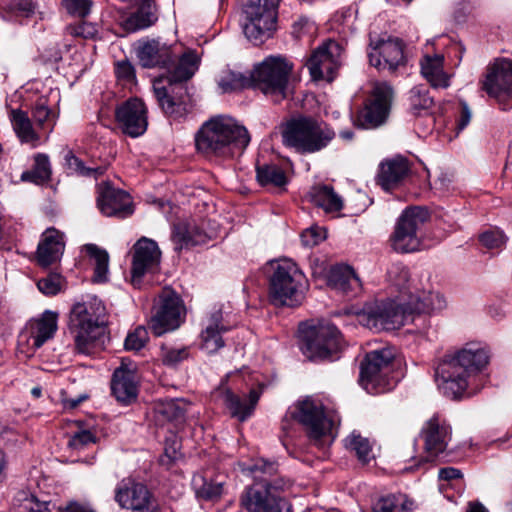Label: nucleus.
Segmentation results:
<instances>
[{"instance_id":"nucleus-26","label":"nucleus","mask_w":512,"mask_h":512,"mask_svg":"<svg viewBox=\"0 0 512 512\" xmlns=\"http://www.w3.org/2000/svg\"><path fill=\"white\" fill-rule=\"evenodd\" d=\"M64 249V234L53 227L46 229L37 246V264L44 268L55 264L60 261Z\"/></svg>"},{"instance_id":"nucleus-48","label":"nucleus","mask_w":512,"mask_h":512,"mask_svg":"<svg viewBox=\"0 0 512 512\" xmlns=\"http://www.w3.org/2000/svg\"><path fill=\"white\" fill-rule=\"evenodd\" d=\"M201 480L202 484H198V480H194V484L196 486V491L198 496L207 499V500H214L223 492V483L221 481H207L205 478H199Z\"/></svg>"},{"instance_id":"nucleus-15","label":"nucleus","mask_w":512,"mask_h":512,"mask_svg":"<svg viewBox=\"0 0 512 512\" xmlns=\"http://www.w3.org/2000/svg\"><path fill=\"white\" fill-rule=\"evenodd\" d=\"M394 354L389 348L369 352L360 366L359 382L371 394L383 393L390 389L386 375Z\"/></svg>"},{"instance_id":"nucleus-11","label":"nucleus","mask_w":512,"mask_h":512,"mask_svg":"<svg viewBox=\"0 0 512 512\" xmlns=\"http://www.w3.org/2000/svg\"><path fill=\"white\" fill-rule=\"evenodd\" d=\"M405 302H408V300L404 295L381 303L374 308L364 309L358 314V321L363 326L376 332L399 329L405 324L407 318L412 315Z\"/></svg>"},{"instance_id":"nucleus-16","label":"nucleus","mask_w":512,"mask_h":512,"mask_svg":"<svg viewBox=\"0 0 512 512\" xmlns=\"http://www.w3.org/2000/svg\"><path fill=\"white\" fill-rule=\"evenodd\" d=\"M393 95V88L388 83H376L370 98L357 115L356 124L364 129L383 125L389 116Z\"/></svg>"},{"instance_id":"nucleus-33","label":"nucleus","mask_w":512,"mask_h":512,"mask_svg":"<svg viewBox=\"0 0 512 512\" xmlns=\"http://www.w3.org/2000/svg\"><path fill=\"white\" fill-rule=\"evenodd\" d=\"M57 330V314L45 311L39 318L30 321L29 331L32 347L40 348L47 340L51 339Z\"/></svg>"},{"instance_id":"nucleus-52","label":"nucleus","mask_w":512,"mask_h":512,"mask_svg":"<svg viewBox=\"0 0 512 512\" xmlns=\"http://www.w3.org/2000/svg\"><path fill=\"white\" fill-rule=\"evenodd\" d=\"M189 356V352L187 348H168L162 347L161 349V357L162 362L169 366H174L183 360L187 359Z\"/></svg>"},{"instance_id":"nucleus-44","label":"nucleus","mask_w":512,"mask_h":512,"mask_svg":"<svg viewBox=\"0 0 512 512\" xmlns=\"http://www.w3.org/2000/svg\"><path fill=\"white\" fill-rule=\"evenodd\" d=\"M412 503L405 495H388L380 498L373 506V512H408Z\"/></svg>"},{"instance_id":"nucleus-49","label":"nucleus","mask_w":512,"mask_h":512,"mask_svg":"<svg viewBox=\"0 0 512 512\" xmlns=\"http://www.w3.org/2000/svg\"><path fill=\"white\" fill-rule=\"evenodd\" d=\"M66 163L70 171L77 173L78 175L81 176H93L94 178H97L99 175H102L104 173V168L86 167L81 159L72 154H68L66 156Z\"/></svg>"},{"instance_id":"nucleus-46","label":"nucleus","mask_w":512,"mask_h":512,"mask_svg":"<svg viewBox=\"0 0 512 512\" xmlns=\"http://www.w3.org/2000/svg\"><path fill=\"white\" fill-rule=\"evenodd\" d=\"M65 279L59 273H49L37 281L38 290L45 296H55L65 289Z\"/></svg>"},{"instance_id":"nucleus-19","label":"nucleus","mask_w":512,"mask_h":512,"mask_svg":"<svg viewBox=\"0 0 512 512\" xmlns=\"http://www.w3.org/2000/svg\"><path fill=\"white\" fill-rule=\"evenodd\" d=\"M369 63L379 71H396L405 65L402 42L397 38L370 41L368 50Z\"/></svg>"},{"instance_id":"nucleus-9","label":"nucleus","mask_w":512,"mask_h":512,"mask_svg":"<svg viewBox=\"0 0 512 512\" xmlns=\"http://www.w3.org/2000/svg\"><path fill=\"white\" fill-rule=\"evenodd\" d=\"M299 333L300 349L311 361L332 358L342 348L341 333L331 323L302 324Z\"/></svg>"},{"instance_id":"nucleus-51","label":"nucleus","mask_w":512,"mask_h":512,"mask_svg":"<svg viewBox=\"0 0 512 512\" xmlns=\"http://www.w3.org/2000/svg\"><path fill=\"white\" fill-rule=\"evenodd\" d=\"M62 5L71 16L84 18L90 13L92 2L90 0H62Z\"/></svg>"},{"instance_id":"nucleus-29","label":"nucleus","mask_w":512,"mask_h":512,"mask_svg":"<svg viewBox=\"0 0 512 512\" xmlns=\"http://www.w3.org/2000/svg\"><path fill=\"white\" fill-rule=\"evenodd\" d=\"M216 236L215 231H206L196 224L179 223L174 227L173 242L176 250L206 244Z\"/></svg>"},{"instance_id":"nucleus-27","label":"nucleus","mask_w":512,"mask_h":512,"mask_svg":"<svg viewBox=\"0 0 512 512\" xmlns=\"http://www.w3.org/2000/svg\"><path fill=\"white\" fill-rule=\"evenodd\" d=\"M137 373L135 367H129L124 362L117 368L111 380V390L115 398L124 404H129L137 397Z\"/></svg>"},{"instance_id":"nucleus-50","label":"nucleus","mask_w":512,"mask_h":512,"mask_svg":"<svg viewBox=\"0 0 512 512\" xmlns=\"http://www.w3.org/2000/svg\"><path fill=\"white\" fill-rule=\"evenodd\" d=\"M148 341V332L145 327L138 326L133 332L129 333L125 339V349L139 351Z\"/></svg>"},{"instance_id":"nucleus-36","label":"nucleus","mask_w":512,"mask_h":512,"mask_svg":"<svg viewBox=\"0 0 512 512\" xmlns=\"http://www.w3.org/2000/svg\"><path fill=\"white\" fill-rule=\"evenodd\" d=\"M156 6L153 0H143L139 9L122 22L126 32H135L153 25L157 21Z\"/></svg>"},{"instance_id":"nucleus-56","label":"nucleus","mask_w":512,"mask_h":512,"mask_svg":"<svg viewBox=\"0 0 512 512\" xmlns=\"http://www.w3.org/2000/svg\"><path fill=\"white\" fill-rule=\"evenodd\" d=\"M115 73L118 79L128 83L134 82L136 78L134 66L127 60L116 63Z\"/></svg>"},{"instance_id":"nucleus-18","label":"nucleus","mask_w":512,"mask_h":512,"mask_svg":"<svg viewBox=\"0 0 512 512\" xmlns=\"http://www.w3.org/2000/svg\"><path fill=\"white\" fill-rule=\"evenodd\" d=\"M424 441V456H421L417 466L423 462L433 461L443 453L451 439V428L439 415H433L425 422L421 430Z\"/></svg>"},{"instance_id":"nucleus-3","label":"nucleus","mask_w":512,"mask_h":512,"mask_svg":"<svg viewBox=\"0 0 512 512\" xmlns=\"http://www.w3.org/2000/svg\"><path fill=\"white\" fill-rule=\"evenodd\" d=\"M180 51L173 64L166 68L168 75L153 82V91L163 112L173 118H181L187 113L184 100L186 88L183 82L189 80L198 69L199 58L195 51Z\"/></svg>"},{"instance_id":"nucleus-31","label":"nucleus","mask_w":512,"mask_h":512,"mask_svg":"<svg viewBox=\"0 0 512 512\" xmlns=\"http://www.w3.org/2000/svg\"><path fill=\"white\" fill-rule=\"evenodd\" d=\"M407 159L396 157L381 163L378 173V183L389 191L397 187L409 173Z\"/></svg>"},{"instance_id":"nucleus-8","label":"nucleus","mask_w":512,"mask_h":512,"mask_svg":"<svg viewBox=\"0 0 512 512\" xmlns=\"http://www.w3.org/2000/svg\"><path fill=\"white\" fill-rule=\"evenodd\" d=\"M278 0H248L242 8V29L255 45L271 38L277 29Z\"/></svg>"},{"instance_id":"nucleus-10","label":"nucleus","mask_w":512,"mask_h":512,"mask_svg":"<svg viewBox=\"0 0 512 512\" xmlns=\"http://www.w3.org/2000/svg\"><path fill=\"white\" fill-rule=\"evenodd\" d=\"M291 416L305 427L309 439L315 445L332 443L334 420L325 413L320 401L311 397L299 401L291 411Z\"/></svg>"},{"instance_id":"nucleus-6","label":"nucleus","mask_w":512,"mask_h":512,"mask_svg":"<svg viewBox=\"0 0 512 512\" xmlns=\"http://www.w3.org/2000/svg\"><path fill=\"white\" fill-rule=\"evenodd\" d=\"M269 300L275 306L295 307L304 298L306 278L298 265L288 258L271 263Z\"/></svg>"},{"instance_id":"nucleus-12","label":"nucleus","mask_w":512,"mask_h":512,"mask_svg":"<svg viewBox=\"0 0 512 512\" xmlns=\"http://www.w3.org/2000/svg\"><path fill=\"white\" fill-rule=\"evenodd\" d=\"M185 306L180 296L170 288H164L158 296L149 321L155 336L177 329L184 320Z\"/></svg>"},{"instance_id":"nucleus-45","label":"nucleus","mask_w":512,"mask_h":512,"mask_svg":"<svg viewBox=\"0 0 512 512\" xmlns=\"http://www.w3.org/2000/svg\"><path fill=\"white\" fill-rule=\"evenodd\" d=\"M409 100L411 110L415 115L426 114L432 108L434 101L424 86H415L410 90Z\"/></svg>"},{"instance_id":"nucleus-47","label":"nucleus","mask_w":512,"mask_h":512,"mask_svg":"<svg viewBox=\"0 0 512 512\" xmlns=\"http://www.w3.org/2000/svg\"><path fill=\"white\" fill-rule=\"evenodd\" d=\"M218 84L223 92H231L246 87L249 79L240 73L228 71L221 76Z\"/></svg>"},{"instance_id":"nucleus-54","label":"nucleus","mask_w":512,"mask_h":512,"mask_svg":"<svg viewBox=\"0 0 512 512\" xmlns=\"http://www.w3.org/2000/svg\"><path fill=\"white\" fill-rule=\"evenodd\" d=\"M95 436L88 430H82L75 433L69 440V446L73 449H83L84 447L95 443Z\"/></svg>"},{"instance_id":"nucleus-2","label":"nucleus","mask_w":512,"mask_h":512,"mask_svg":"<svg viewBox=\"0 0 512 512\" xmlns=\"http://www.w3.org/2000/svg\"><path fill=\"white\" fill-rule=\"evenodd\" d=\"M249 142L247 129L226 115L211 117L195 134L196 150L207 158H234L243 153Z\"/></svg>"},{"instance_id":"nucleus-17","label":"nucleus","mask_w":512,"mask_h":512,"mask_svg":"<svg viewBox=\"0 0 512 512\" xmlns=\"http://www.w3.org/2000/svg\"><path fill=\"white\" fill-rule=\"evenodd\" d=\"M342 47L334 40H327L316 48L306 62L314 80L332 81L341 65Z\"/></svg>"},{"instance_id":"nucleus-14","label":"nucleus","mask_w":512,"mask_h":512,"mask_svg":"<svg viewBox=\"0 0 512 512\" xmlns=\"http://www.w3.org/2000/svg\"><path fill=\"white\" fill-rule=\"evenodd\" d=\"M292 64L280 56H271L255 67L251 79L264 94L285 97Z\"/></svg>"},{"instance_id":"nucleus-25","label":"nucleus","mask_w":512,"mask_h":512,"mask_svg":"<svg viewBox=\"0 0 512 512\" xmlns=\"http://www.w3.org/2000/svg\"><path fill=\"white\" fill-rule=\"evenodd\" d=\"M98 194L97 205L105 216L126 218L133 213L131 196L127 192L103 183Z\"/></svg>"},{"instance_id":"nucleus-30","label":"nucleus","mask_w":512,"mask_h":512,"mask_svg":"<svg viewBox=\"0 0 512 512\" xmlns=\"http://www.w3.org/2000/svg\"><path fill=\"white\" fill-rule=\"evenodd\" d=\"M407 295L408 302L405 304L412 314L439 312L447 307V300L439 291H424L418 288L415 294L410 291Z\"/></svg>"},{"instance_id":"nucleus-39","label":"nucleus","mask_w":512,"mask_h":512,"mask_svg":"<svg viewBox=\"0 0 512 512\" xmlns=\"http://www.w3.org/2000/svg\"><path fill=\"white\" fill-rule=\"evenodd\" d=\"M388 280L391 285L398 291L396 297L408 296L410 291L415 294L418 291V286L414 280H411V276L407 267L401 264H393L388 270Z\"/></svg>"},{"instance_id":"nucleus-13","label":"nucleus","mask_w":512,"mask_h":512,"mask_svg":"<svg viewBox=\"0 0 512 512\" xmlns=\"http://www.w3.org/2000/svg\"><path fill=\"white\" fill-rule=\"evenodd\" d=\"M429 219V212L424 207H410L399 217L393 235L392 247L400 253H410L419 249L421 239L419 231Z\"/></svg>"},{"instance_id":"nucleus-24","label":"nucleus","mask_w":512,"mask_h":512,"mask_svg":"<svg viewBox=\"0 0 512 512\" xmlns=\"http://www.w3.org/2000/svg\"><path fill=\"white\" fill-rule=\"evenodd\" d=\"M161 251L157 243L149 238H140L133 246L132 283L139 285L142 277L153 271L160 263Z\"/></svg>"},{"instance_id":"nucleus-42","label":"nucleus","mask_w":512,"mask_h":512,"mask_svg":"<svg viewBox=\"0 0 512 512\" xmlns=\"http://www.w3.org/2000/svg\"><path fill=\"white\" fill-rule=\"evenodd\" d=\"M257 180L262 186L282 187L287 183L285 172L274 164H264L256 168Z\"/></svg>"},{"instance_id":"nucleus-22","label":"nucleus","mask_w":512,"mask_h":512,"mask_svg":"<svg viewBox=\"0 0 512 512\" xmlns=\"http://www.w3.org/2000/svg\"><path fill=\"white\" fill-rule=\"evenodd\" d=\"M482 89L498 101L512 99V61L497 60L488 68Z\"/></svg>"},{"instance_id":"nucleus-28","label":"nucleus","mask_w":512,"mask_h":512,"mask_svg":"<svg viewBox=\"0 0 512 512\" xmlns=\"http://www.w3.org/2000/svg\"><path fill=\"white\" fill-rule=\"evenodd\" d=\"M214 396L225 405L233 417L243 422L252 415L260 393L257 390H251L248 399H241L229 389L219 388L215 391Z\"/></svg>"},{"instance_id":"nucleus-64","label":"nucleus","mask_w":512,"mask_h":512,"mask_svg":"<svg viewBox=\"0 0 512 512\" xmlns=\"http://www.w3.org/2000/svg\"><path fill=\"white\" fill-rule=\"evenodd\" d=\"M85 510L86 507L77 502H70L64 508H57V512H85Z\"/></svg>"},{"instance_id":"nucleus-5","label":"nucleus","mask_w":512,"mask_h":512,"mask_svg":"<svg viewBox=\"0 0 512 512\" xmlns=\"http://www.w3.org/2000/svg\"><path fill=\"white\" fill-rule=\"evenodd\" d=\"M281 135L286 147L311 154L326 148L334 139L335 132L315 117L298 115L284 124Z\"/></svg>"},{"instance_id":"nucleus-61","label":"nucleus","mask_w":512,"mask_h":512,"mask_svg":"<svg viewBox=\"0 0 512 512\" xmlns=\"http://www.w3.org/2000/svg\"><path fill=\"white\" fill-rule=\"evenodd\" d=\"M97 32L96 26L87 22H83L75 29V34L84 38H93Z\"/></svg>"},{"instance_id":"nucleus-35","label":"nucleus","mask_w":512,"mask_h":512,"mask_svg":"<svg viewBox=\"0 0 512 512\" xmlns=\"http://www.w3.org/2000/svg\"><path fill=\"white\" fill-rule=\"evenodd\" d=\"M444 57L440 54L425 55L420 62L421 74L435 88H447L449 76L443 69Z\"/></svg>"},{"instance_id":"nucleus-58","label":"nucleus","mask_w":512,"mask_h":512,"mask_svg":"<svg viewBox=\"0 0 512 512\" xmlns=\"http://www.w3.org/2000/svg\"><path fill=\"white\" fill-rule=\"evenodd\" d=\"M460 107H461L460 114L456 120L457 132H460L463 129H465L468 126V124L470 123L471 118H472L471 110L465 101H460Z\"/></svg>"},{"instance_id":"nucleus-34","label":"nucleus","mask_w":512,"mask_h":512,"mask_svg":"<svg viewBox=\"0 0 512 512\" xmlns=\"http://www.w3.org/2000/svg\"><path fill=\"white\" fill-rule=\"evenodd\" d=\"M222 314L214 312L201 333V347L208 353H215L224 346L221 334L227 331V328L221 323Z\"/></svg>"},{"instance_id":"nucleus-53","label":"nucleus","mask_w":512,"mask_h":512,"mask_svg":"<svg viewBox=\"0 0 512 512\" xmlns=\"http://www.w3.org/2000/svg\"><path fill=\"white\" fill-rule=\"evenodd\" d=\"M480 241L487 248L494 249L505 243V236L499 230H490L480 235Z\"/></svg>"},{"instance_id":"nucleus-63","label":"nucleus","mask_w":512,"mask_h":512,"mask_svg":"<svg viewBox=\"0 0 512 512\" xmlns=\"http://www.w3.org/2000/svg\"><path fill=\"white\" fill-rule=\"evenodd\" d=\"M15 6L17 10L23 12L25 16L33 14L36 10V4L31 0H17Z\"/></svg>"},{"instance_id":"nucleus-43","label":"nucleus","mask_w":512,"mask_h":512,"mask_svg":"<svg viewBox=\"0 0 512 512\" xmlns=\"http://www.w3.org/2000/svg\"><path fill=\"white\" fill-rule=\"evenodd\" d=\"M344 445L346 449L355 453L357 458L363 462L367 463L372 458V447L370 441L361 436L357 432H352L345 440Z\"/></svg>"},{"instance_id":"nucleus-41","label":"nucleus","mask_w":512,"mask_h":512,"mask_svg":"<svg viewBox=\"0 0 512 512\" xmlns=\"http://www.w3.org/2000/svg\"><path fill=\"white\" fill-rule=\"evenodd\" d=\"M309 195L312 203L323 208L326 212H336L343 207L341 198L330 186H315L311 189Z\"/></svg>"},{"instance_id":"nucleus-59","label":"nucleus","mask_w":512,"mask_h":512,"mask_svg":"<svg viewBox=\"0 0 512 512\" xmlns=\"http://www.w3.org/2000/svg\"><path fill=\"white\" fill-rule=\"evenodd\" d=\"M36 166L38 177L41 181L47 180L50 177V167L48 157L39 154L36 157Z\"/></svg>"},{"instance_id":"nucleus-55","label":"nucleus","mask_w":512,"mask_h":512,"mask_svg":"<svg viewBox=\"0 0 512 512\" xmlns=\"http://www.w3.org/2000/svg\"><path fill=\"white\" fill-rule=\"evenodd\" d=\"M23 508L30 512H53V510L56 509V506L51 502L39 501L36 497L31 496L30 498L25 499Z\"/></svg>"},{"instance_id":"nucleus-62","label":"nucleus","mask_w":512,"mask_h":512,"mask_svg":"<svg viewBox=\"0 0 512 512\" xmlns=\"http://www.w3.org/2000/svg\"><path fill=\"white\" fill-rule=\"evenodd\" d=\"M438 477L440 480L451 481L462 478V473L454 467H445L439 470Z\"/></svg>"},{"instance_id":"nucleus-60","label":"nucleus","mask_w":512,"mask_h":512,"mask_svg":"<svg viewBox=\"0 0 512 512\" xmlns=\"http://www.w3.org/2000/svg\"><path fill=\"white\" fill-rule=\"evenodd\" d=\"M322 239H324V236L315 229H308L301 234V241L305 246L317 245Z\"/></svg>"},{"instance_id":"nucleus-4","label":"nucleus","mask_w":512,"mask_h":512,"mask_svg":"<svg viewBox=\"0 0 512 512\" xmlns=\"http://www.w3.org/2000/svg\"><path fill=\"white\" fill-rule=\"evenodd\" d=\"M251 471L258 483L248 487L241 495V505L247 512H291L290 503L280 495L284 482L267 477L277 473L273 462L261 461Z\"/></svg>"},{"instance_id":"nucleus-7","label":"nucleus","mask_w":512,"mask_h":512,"mask_svg":"<svg viewBox=\"0 0 512 512\" xmlns=\"http://www.w3.org/2000/svg\"><path fill=\"white\" fill-rule=\"evenodd\" d=\"M105 308L100 301L76 303L70 312V328L78 352L90 354L104 334Z\"/></svg>"},{"instance_id":"nucleus-37","label":"nucleus","mask_w":512,"mask_h":512,"mask_svg":"<svg viewBox=\"0 0 512 512\" xmlns=\"http://www.w3.org/2000/svg\"><path fill=\"white\" fill-rule=\"evenodd\" d=\"M188 404L183 399L160 401L155 406V415L159 423L181 422L187 411Z\"/></svg>"},{"instance_id":"nucleus-21","label":"nucleus","mask_w":512,"mask_h":512,"mask_svg":"<svg viewBox=\"0 0 512 512\" xmlns=\"http://www.w3.org/2000/svg\"><path fill=\"white\" fill-rule=\"evenodd\" d=\"M178 45H169L160 39L144 38L138 41L136 54L144 68H169L179 56Z\"/></svg>"},{"instance_id":"nucleus-40","label":"nucleus","mask_w":512,"mask_h":512,"mask_svg":"<svg viewBox=\"0 0 512 512\" xmlns=\"http://www.w3.org/2000/svg\"><path fill=\"white\" fill-rule=\"evenodd\" d=\"M83 249L94 266L93 281L97 283L106 282L109 272V255L107 251L95 244H86Z\"/></svg>"},{"instance_id":"nucleus-1","label":"nucleus","mask_w":512,"mask_h":512,"mask_svg":"<svg viewBox=\"0 0 512 512\" xmlns=\"http://www.w3.org/2000/svg\"><path fill=\"white\" fill-rule=\"evenodd\" d=\"M488 359L486 349L475 343L445 355L435 369L438 388L451 399L462 397L470 385V378L488 364Z\"/></svg>"},{"instance_id":"nucleus-23","label":"nucleus","mask_w":512,"mask_h":512,"mask_svg":"<svg viewBox=\"0 0 512 512\" xmlns=\"http://www.w3.org/2000/svg\"><path fill=\"white\" fill-rule=\"evenodd\" d=\"M116 120L123 133L138 137L147 129V109L138 98L129 99L116 109Z\"/></svg>"},{"instance_id":"nucleus-32","label":"nucleus","mask_w":512,"mask_h":512,"mask_svg":"<svg viewBox=\"0 0 512 512\" xmlns=\"http://www.w3.org/2000/svg\"><path fill=\"white\" fill-rule=\"evenodd\" d=\"M328 285L342 293L356 295L361 290V281L348 265L332 267L328 275Z\"/></svg>"},{"instance_id":"nucleus-57","label":"nucleus","mask_w":512,"mask_h":512,"mask_svg":"<svg viewBox=\"0 0 512 512\" xmlns=\"http://www.w3.org/2000/svg\"><path fill=\"white\" fill-rule=\"evenodd\" d=\"M50 109L42 101L37 102L33 108V119L39 127H43L44 123L49 119Z\"/></svg>"},{"instance_id":"nucleus-20","label":"nucleus","mask_w":512,"mask_h":512,"mask_svg":"<svg viewBox=\"0 0 512 512\" xmlns=\"http://www.w3.org/2000/svg\"><path fill=\"white\" fill-rule=\"evenodd\" d=\"M114 500L122 509L132 512H149L154 509L153 496L146 485L131 478L118 483Z\"/></svg>"},{"instance_id":"nucleus-38","label":"nucleus","mask_w":512,"mask_h":512,"mask_svg":"<svg viewBox=\"0 0 512 512\" xmlns=\"http://www.w3.org/2000/svg\"><path fill=\"white\" fill-rule=\"evenodd\" d=\"M10 120L12 122L13 129L23 143H29L32 146H36L39 135L33 129L31 120L28 114L22 110L15 109L11 111Z\"/></svg>"}]
</instances>
